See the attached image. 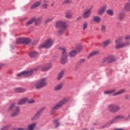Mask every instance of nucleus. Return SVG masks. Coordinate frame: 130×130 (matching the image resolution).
<instances>
[{"mask_svg":"<svg viewBox=\"0 0 130 130\" xmlns=\"http://www.w3.org/2000/svg\"><path fill=\"white\" fill-rule=\"evenodd\" d=\"M33 19H34L35 22V25L36 26H38L39 25H40L41 24V22L42 21V17H39L38 18H36L35 17H34Z\"/></svg>","mask_w":130,"mask_h":130,"instance_id":"ddd939ff","label":"nucleus"},{"mask_svg":"<svg viewBox=\"0 0 130 130\" xmlns=\"http://www.w3.org/2000/svg\"><path fill=\"white\" fill-rule=\"evenodd\" d=\"M84 48L81 44H78L76 46V49H82Z\"/></svg>","mask_w":130,"mask_h":130,"instance_id":"37998d69","label":"nucleus"},{"mask_svg":"<svg viewBox=\"0 0 130 130\" xmlns=\"http://www.w3.org/2000/svg\"><path fill=\"white\" fill-rule=\"evenodd\" d=\"M72 3V0H64L62 2V5H68Z\"/></svg>","mask_w":130,"mask_h":130,"instance_id":"a19ab883","label":"nucleus"},{"mask_svg":"<svg viewBox=\"0 0 130 130\" xmlns=\"http://www.w3.org/2000/svg\"><path fill=\"white\" fill-rule=\"evenodd\" d=\"M125 40H129L130 39V35H127L125 37Z\"/></svg>","mask_w":130,"mask_h":130,"instance_id":"09e8293b","label":"nucleus"},{"mask_svg":"<svg viewBox=\"0 0 130 130\" xmlns=\"http://www.w3.org/2000/svg\"><path fill=\"white\" fill-rule=\"evenodd\" d=\"M62 83H60L59 84H58L54 87V90L55 91H59V90H61L62 89Z\"/></svg>","mask_w":130,"mask_h":130,"instance_id":"a878e982","label":"nucleus"},{"mask_svg":"<svg viewBox=\"0 0 130 130\" xmlns=\"http://www.w3.org/2000/svg\"><path fill=\"white\" fill-rule=\"evenodd\" d=\"M36 70H31L29 71H23L17 74V77H29L33 74V72Z\"/></svg>","mask_w":130,"mask_h":130,"instance_id":"423d86ee","label":"nucleus"},{"mask_svg":"<svg viewBox=\"0 0 130 130\" xmlns=\"http://www.w3.org/2000/svg\"><path fill=\"white\" fill-rule=\"evenodd\" d=\"M125 99H127V97H125Z\"/></svg>","mask_w":130,"mask_h":130,"instance_id":"13d9d810","label":"nucleus"},{"mask_svg":"<svg viewBox=\"0 0 130 130\" xmlns=\"http://www.w3.org/2000/svg\"><path fill=\"white\" fill-rule=\"evenodd\" d=\"M107 14L109 15V16H113V10L111 9H109L106 11Z\"/></svg>","mask_w":130,"mask_h":130,"instance_id":"4c0bfd02","label":"nucleus"},{"mask_svg":"<svg viewBox=\"0 0 130 130\" xmlns=\"http://www.w3.org/2000/svg\"><path fill=\"white\" fill-rule=\"evenodd\" d=\"M81 19H82V18L81 17H79L77 18V20H81Z\"/></svg>","mask_w":130,"mask_h":130,"instance_id":"603ef678","label":"nucleus"},{"mask_svg":"<svg viewBox=\"0 0 130 130\" xmlns=\"http://www.w3.org/2000/svg\"><path fill=\"white\" fill-rule=\"evenodd\" d=\"M124 18V13L120 12L118 14V19L119 20H123Z\"/></svg>","mask_w":130,"mask_h":130,"instance_id":"2f4dec72","label":"nucleus"},{"mask_svg":"<svg viewBox=\"0 0 130 130\" xmlns=\"http://www.w3.org/2000/svg\"><path fill=\"white\" fill-rule=\"evenodd\" d=\"M65 17L67 19H71V18H73V13L72 12H67Z\"/></svg>","mask_w":130,"mask_h":130,"instance_id":"c756f323","label":"nucleus"},{"mask_svg":"<svg viewBox=\"0 0 130 130\" xmlns=\"http://www.w3.org/2000/svg\"><path fill=\"white\" fill-rule=\"evenodd\" d=\"M100 53V51H94L92 52L89 54L88 56H87V58H90L92 56H94V55H97V54H99Z\"/></svg>","mask_w":130,"mask_h":130,"instance_id":"aec40b11","label":"nucleus"},{"mask_svg":"<svg viewBox=\"0 0 130 130\" xmlns=\"http://www.w3.org/2000/svg\"><path fill=\"white\" fill-rule=\"evenodd\" d=\"M28 102V98H24L22 99L19 102H18V105H23V104H25L26 102Z\"/></svg>","mask_w":130,"mask_h":130,"instance_id":"6ab92c4d","label":"nucleus"},{"mask_svg":"<svg viewBox=\"0 0 130 130\" xmlns=\"http://www.w3.org/2000/svg\"><path fill=\"white\" fill-rule=\"evenodd\" d=\"M42 2H41V1L37 2L35 4H34L31 7V9H36V8H38V7H39V6H40V5H41Z\"/></svg>","mask_w":130,"mask_h":130,"instance_id":"5701e85b","label":"nucleus"},{"mask_svg":"<svg viewBox=\"0 0 130 130\" xmlns=\"http://www.w3.org/2000/svg\"><path fill=\"white\" fill-rule=\"evenodd\" d=\"M16 130H27V129L25 128H17Z\"/></svg>","mask_w":130,"mask_h":130,"instance_id":"3c124183","label":"nucleus"},{"mask_svg":"<svg viewBox=\"0 0 130 130\" xmlns=\"http://www.w3.org/2000/svg\"><path fill=\"white\" fill-rule=\"evenodd\" d=\"M64 75V71H61L58 74L57 77V80L58 81H59V80H61L62 78L63 77V75Z\"/></svg>","mask_w":130,"mask_h":130,"instance_id":"412c9836","label":"nucleus"},{"mask_svg":"<svg viewBox=\"0 0 130 130\" xmlns=\"http://www.w3.org/2000/svg\"><path fill=\"white\" fill-rule=\"evenodd\" d=\"M19 112H20V107H17L15 111L11 114V116H12V117H15V116H17V115L19 114Z\"/></svg>","mask_w":130,"mask_h":130,"instance_id":"dca6fc26","label":"nucleus"},{"mask_svg":"<svg viewBox=\"0 0 130 130\" xmlns=\"http://www.w3.org/2000/svg\"><path fill=\"white\" fill-rule=\"evenodd\" d=\"M121 108L117 105L114 104H110L107 106V110L111 113H116L118 111H119Z\"/></svg>","mask_w":130,"mask_h":130,"instance_id":"20e7f679","label":"nucleus"},{"mask_svg":"<svg viewBox=\"0 0 130 130\" xmlns=\"http://www.w3.org/2000/svg\"><path fill=\"white\" fill-rule=\"evenodd\" d=\"M125 89H122L114 94H113V96H117V95H121V94H123V93H125Z\"/></svg>","mask_w":130,"mask_h":130,"instance_id":"c85d7f7f","label":"nucleus"},{"mask_svg":"<svg viewBox=\"0 0 130 130\" xmlns=\"http://www.w3.org/2000/svg\"><path fill=\"white\" fill-rule=\"evenodd\" d=\"M34 20H35V18H32L29 21H27L26 22V26H29L30 25H32V24H33V23H34Z\"/></svg>","mask_w":130,"mask_h":130,"instance_id":"7c9ffc66","label":"nucleus"},{"mask_svg":"<svg viewBox=\"0 0 130 130\" xmlns=\"http://www.w3.org/2000/svg\"><path fill=\"white\" fill-rule=\"evenodd\" d=\"M77 1H81V0H77Z\"/></svg>","mask_w":130,"mask_h":130,"instance_id":"bf43d9fd","label":"nucleus"},{"mask_svg":"<svg viewBox=\"0 0 130 130\" xmlns=\"http://www.w3.org/2000/svg\"><path fill=\"white\" fill-rule=\"evenodd\" d=\"M53 20V17H49V18H47L45 20V24H47V23H49L50 22H51Z\"/></svg>","mask_w":130,"mask_h":130,"instance_id":"58836bf2","label":"nucleus"},{"mask_svg":"<svg viewBox=\"0 0 130 130\" xmlns=\"http://www.w3.org/2000/svg\"><path fill=\"white\" fill-rule=\"evenodd\" d=\"M79 52H81V49L73 50L69 53V56L70 57H75L77 53H79Z\"/></svg>","mask_w":130,"mask_h":130,"instance_id":"9d476101","label":"nucleus"},{"mask_svg":"<svg viewBox=\"0 0 130 130\" xmlns=\"http://www.w3.org/2000/svg\"><path fill=\"white\" fill-rule=\"evenodd\" d=\"M47 85V79L42 78L35 84L36 89H41Z\"/></svg>","mask_w":130,"mask_h":130,"instance_id":"39448f33","label":"nucleus"},{"mask_svg":"<svg viewBox=\"0 0 130 130\" xmlns=\"http://www.w3.org/2000/svg\"><path fill=\"white\" fill-rule=\"evenodd\" d=\"M121 119H124V116L118 115L114 118L112 120H111L109 122V124H111L112 123H114L115 121H117L118 120H120Z\"/></svg>","mask_w":130,"mask_h":130,"instance_id":"1a4fd4ad","label":"nucleus"},{"mask_svg":"<svg viewBox=\"0 0 130 130\" xmlns=\"http://www.w3.org/2000/svg\"><path fill=\"white\" fill-rule=\"evenodd\" d=\"M29 55L30 57H31V58H33L34 57H36V56H38L39 55V54L35 51L30 52L29 54Z\"/></svg>","mask_w":130,"mask_h":130,"instance_id":"4be33fe9","label":"nucleus"},{"mask_svg":"<svg viewBox=\"0 0 130 130\" xmlns=\"http://www.w3.org/2000/svg\"><path fill=\"white\" fill-rule=\"evenodd\" d=\"M92 11V7L89 9L85 10L82 14V18L83 19H88L91 16V11Z\"/></svg>","mask_w":130,"mask_h":130,"instance_id":"6e6552de","label":"nucleus"},{"mask_svg":"<svg viewBox=\"0 0 130 130\" xmlns=\"http://www.w3.org/2000/svg\"><path fill=\"white\" fill-rule=\"evenodd\" d=\"M120 41H121V38H118L115 40V43H119Z\"/></svg>","mask_w":130,"mask_h":130,"instance_id":"de8ad7c7","label":"nucleus"},{"mask_svg":"<svg viewBox=\"0 0 130 130\" xmlns=\"http://www.w3.org/2000/svg\"><path fill=\"white\" fill-rule=\"evenodd\" d=\"M31 43V39L29 38H23V44H29Z\"/></svg>","mask_w":130,"mask_h":130,"instance_id":"a211bd4d","label":"nucleus"},{"mask_svg":"<svg viewBox=\"0 0 130 130\" xmlns=\"http://www.w3.org/2000/svg\"><path fill=\"white\" fill-rule=\"evenodd\" d=\"M8 129H9V126H6L5 127L1 129V130H8Z\"/></svg>","mask_w":130,"mask_h":130,"instance_id":"8fccbe9b","label":"nucleus"},{"mask_svg":"<svg viewBox=\"0 0 130 130\" xmlns=\"http://www.w3.org/2000/svg\"><path fill=\"white\" fill-rule=\"evenodd\" d=\"M106 125H104L103 127H102V128H104V127H106Z\"/></svg>","mask_w":130,"mask_h":130,"instance_id":"864d4df0","label":"nucleus"},{"mask_svg":"<svg viewBox=\"0 0 130 130\" xmlns=\"http://www.w3.org/2000/svg\"><path fill=\"white\" fill-rule=\"evenodd\" d=\"M15 105H16V104H15V103L11 104V105L10 106V107L9 108V110H12L13 108H14V107H15Z\"/></svg>","mask_w":130,"mask_h":130,"instance_id":"c03bdc74","label":"nucleus"},{"mask_svg":"<svg viewBox=\"0 0 130 130\" xmlns=\"http://www.w3.org/2000/svg\"><path fill=\"white\" fill-rule=\"evenodd\" d=\"M0 31H1V28H0Z\"/></svg>","mask_w":130,"mask_h":130,"instance_id":"680f3d73","label":"nucleus"},{"mask_svg":"<svg viewBox=\"0 0 130 130\" xmlns=\"http://www.w3.org/2000/svg\"><path fill=\"white\" fill-rule=\"evenodd\" d=\"M83 30H86L88 28V22H84L83 25Z\"/></svg>","mask_w":130,"mask_h":130,"instance_id":"79ce46f5","label":"nucleus"},{"mask_svg":"<svg viewBox=\"0 0 130 130\" xmlns=\"http://www.w3.org/2000/svg\"><path fill=\"white\" fill-rule=\"evenodd\" d=\"M44 109H45V108H43L40 111H39L35 115L34 117L31 118V120H34V119H37V118H38V117H39V116H40V115H41V113H42V111H43V110H44Z\"/></svg>","mask_w":130,"mask_h":130,"instance_id":"4468645a","label":"nucleus"},{"mask_svg":"<svg viewBox=\"0 0 130 130\" xmlns=\"http://www.w3.org/2000/svg\"><path fill=\"white\" fill-rule=\"evenodd\" d=\"M27 101L29 104H33V103H35V100L33 99L29 100V101Z\"/></svg>","mask_w":130,"mask_h":130,"instance_id":"a18cd8bd","label":"nucleus"},{"mask_svg":"<svg viewBox=\"0 0 130 130\" xmlns=\"http://www.w3.org/2000/svg\"><path fill=\"white\" fill-rule=\"evenodd\" d=\"M116 90L115 89H112L111 90H108L104 92V94H112V93H114Z\"/></svg>","mask_w":130,"mask_h":130,"instance_id":"ea45409f","label":"nucleus"},{"mask_svg":"<svg viewBox=\"0 0 130 130\" xmlns=\"http://www.w3.org/2000/svg\"><path fill=\"white\" fill-rule=\"evenodd\" d=\"M51 68V64H49L48 65H46L42 68V72H46V71H48V70H49V69Z\"/></svg>","mask_w":130,"mask_h":130,"instance_id":"b1692460","label":"nucleus"},{"mask_svg":"<svg viewBox=\"0 0 130 130\" xmlns=\"http://www.w3.org/2000/svg\"><path fill=\"white\" fill-rule=\"evenodd\" d=\"M124 9L125 11L130 12V2H128L125 4Z\"/></svg>","mask_w":130,"mask_h":130,"instance_id":"cd10ccee","label":"nucleus"},{"mask_svg":"<svg viewBox=\"0 0 130 130\" xmlns=\"http://www.w3.org/2000/svg\"><path fill=\"white\" fill-rule=\"evenodd\" d=\"M59 49H64L63 48H60Z\"/></svg>","mask_w":130,"mask_h":130,"instance_id":"6e6d98bb","label":"nucleus"},{"mask_svg":"<svg viewBox=\"0 0 130 130\" xmlns=\"http://www.w3.org/2000/svg\"><path fill=\"white\" fill-rule=\"evenodd\" d=\"M110 43H111V40L108 39L102 43V46L104 47H106V46H108Z\"/></svg>","mask_w":130,"mask_h":130,"instance_id":"2eb2a0df","label":"nucleus"},{"mask_svg":"<svg viewBox=\"0 0 130 130\" xmlns=\"http://www.w3.org/2000/svg\"><path fill=\"white\" fill-rule=\"evenodd\" d=\"M61 63L64 64L68 62V55L67 54V51L66 49L62 50V56L60 60Z\"/></svg>","mask_w":130,"mask_h":130,"instance_id":"0eeeda50","label":"nucleus"},{"mask_svg":"<svg viewBox=\"0 0 130 130\" xmlns=\"http://www.w3.org/2000/svg\"><path fill=\"white\" fill-rule=\"evenodd\" d=\"M16 43V44H23V38L17 39Z\"/></svg>","mask_w":130,"mask_h":130,"instance_id":"c9c22d12","label":"nucleus"},{"mask_svg":"<svg viewBox=\"0 0 130 130\" xmlns=\"http://www.w3.org/2000/svg\"><path fill=\"white\" fill-rule=\"evenodd\" d=\"M107 9V5H104V6L102 7L98 12V15L100 16L101 15H103L105 12V11Z\"/></svg>","mask_w":130,"mask_h":130,"instance_id":"9b49d317","label":"nucleus"},{"mask_svg":"<svg viewBox=\"0 0 130 130\" xmlns=\"http://www.w3.org/2000/svg\"><path fill=\"white\" fill-rule=\"evenodd\" d=\"M128 117H130V114L128 115Z\"/></svg>","mask_w":130,"mask_h":130,"instance_id":"4d7b16f0","label":"nucleus"},{"mask_svg":"<svg viewBox=\"0 0 130 130\" xmlns=\"http://www.w3.org/2000/svg\"><path fill=\"white\" fill-rule=\"evenodd\" d=\"M84 62H85V59H81L78 62L80 64H82V63H84Z\"/></svg>","mask_w":130,"mask_h":130,"instance_id":"49530a36","label":"nucleus"},{"mask_svg":"<svg viewBox=\"0 0 130 130\" xmlns=\"http://www.w3.org/2000/svg\"><path fill=\"white\" fill-rule=\"evenodd\" d=\"M106 60L107 62H112V61H114L115 60L114 58H111L110 57H108L106 58Z\"/></svg>","mask_w":130,"mask_h":130,"instance_id":"e433bc0d","label":"nucleus"},{"mask_svg":"<svg viewBox=\"0 0 130 130\" xmlns=\"http://www.w3.org/2000/svg\"><path fill=\"white\" fill-rule=\"evenodd\" d=\"M36 127V122L32 123L28 125L27 130H34Z\"/></svg>","mask_w":130,"mask_h":130,"instance_id":"f3484780","label":"nucleus"},{"mask_svg":"<svg viewBox=\"0 0 130 130\" xmlns=\"http://www.w3.org/2000/svg\"><path fill=\"white\" fill-rule=\"evenodd\" d=\"M53 43H54L53 39L51 38L47 39L39 45V49H48L53 45Z\"/></svg>","mask_w":130,"mask_h":130,"instance_id":"f03ea898","label":"nucleus"},{"mask_svg":"<svg viewBox=\"0 0 130 130\" xmlns=\"http://www.w3.org/2000/svg\"><path fill=\"white\" fill-rule=\"evenodd\" d=\"M93 20L96 23H100L101 22V17L99 16H94Z\"/></svg>","mask_w":130,"mask_h":130,"instance_id":"bb28decb","label":"nucleus"},{"mask_svg":"<svg viewBox=\"0 0 130 130\" xmlns=\"http://www.w3.org/2000/svg\"><path fill=\"white\" fill-rule=\"evenodd\" d=\"M15 92H18V93H22V92H25L26 89L23 88L22 87H17L15 88Z\"/></svg>","mask_w":130,"mask_h":130,"instance_id":"393cba45","label":"nucleus"},{"mask_svg":"<svg viewBox=\"0 0 130 130\" xmlns=\"http://www.w3.org/2000/svg\"><path fill=\"white\" fill-rule=\"evenodd\" d=\"M47 4H48V2L47 1H44V4L42 5V6L43 9H47L48 7V5Z\"/></svg>","mask_w":130,"mask_h":130,"instance_id":"473e14b6","label":"nucleus"},{"mask_svg":"<svg viewBox=\"0 0 130 130\" xmlns=\"http://www.w3.org/2000/svg\"><path fill=\"white\" fill-rule=\"evenodd\" d=\"M129 2H130V0H129Z\"/></svg>","mask_w":130,"mask_h":130,"instance_id":"052dcab7","label":"nucleus"},{"mask_svg":"<svg viewBox=\"0 0 130 130\" xmlns=\"http://www.w3.org/2000/svg\"><path fill=\"white\" fill-rule=\"evenodd\" d=\"M37 43V42H35V43H33V44H36Z\"/></svg>","mask_w":130,"mask_h":130,"instance_id":"5fc2aeb1","label":"nucleus"},{"mask_svg":"<svg viewBox=\"0 0 130 130\" xmlns=\"http://www.w3.org/2000/svg\"><path fill=\"white\" fill-rule=\"evenodd\" d=\"M101 31L102 33H105L106 32V26L105 25H102L101 26Z\"/></svg>","mask_w":130,"mask_h":130,"instance_id":"72a5a7b5","label":"nucleus"},{"mask_svg":"<svg viewBox=\"0 0 130 130\" xmlns=\"http://www.w3.org/2000/svg\"><path fill=\"white\" fill-rule=\"evenodd\" d=\"M54 123L55 124V128H57V127H58L60 124V123L58 122V120L57 119L54 121Z\"/></svg>","mask_w":130,"mask_h":130,"instance_id":"f704fd0d","label":"nucleus"},{"mask_svg":"<svg viewBox=\"0 0 130 130\" xmlns=\"http://www.w3.org/2000/svg\"><path fill=\"white\" fill-rule=\"evenodd\" d=\"M68 102L67 99H63L62 101H60L59 102L57 103L55 106H54L51 110V114H54L55 113V111L57 109H59L60 107H62L63 105H64L66 103Z\"/></svg>","mask_w":130,"mask_h":130,"instance_id":"7ed1b4c3","label":"nucleus"},{"mask_svg":"<svg viewBox=\"0 0 130 130\" xmlns=\"http://www.w3.org/2000/svg\"><path fill=\"white\" fill-rule=\"evenodd\" d=\"M55 27L56 28H59V30L57 31V36H62V35L66 33V31H67L69 26L67 24L66 21L59 20L56 21Z\"/></svg>","mask_w":130,"mask_h":130,"instance_id":"f257e3e1","label":"nucleus"},{"mask_svg":"<svg viewBox=\"0 0 130 130\" xmlns=\"http://www.w3.org/2000/svg\"><path fill=\"white\" fill-rule=\"evenodd\" d=\"M129 45V43L126 42V43H122L121 44H117L115 46V48L119 49V48H123V47H125V46H127V45Z\"/></svg>","mask_w":130,"mask_h":130,"instance_id":"f8f14e48","label":"nucleus"}]
</instances>
